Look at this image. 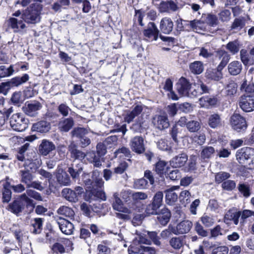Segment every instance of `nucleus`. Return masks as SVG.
I'll return each mask as SVG.
<instances>
[{
	"instance_id": "1",
	"label": "nucleus",
	"mask_w": 254,
	"mask_h": 254,
	"mask_svg": "<svg viewBox=\"0 0 254 254\" xmlns=\"http://www.w3.org/2000/svg\"><path fill=\"white\" fill-rule=\"evenodd\" d=\"M42 8V5L40 4H31L24 11L22 14V18L27 23L36 24L40 20Z\"/></svg>"
},
{
	"instance_id": "2",
	"label": "nucleus",
	"mask_w": 254,
	"mask_h": 254,
	"mask_svg": "<svg viewBox=\"0 0 254 254\" xmlns=\"http://www.w3.org/2000/svg\"><path fill=\"white\" fill-rule=\"evenodd\" d=\"M9 122L12 128L16 131H22L28 127V120L19 113L13 114Z\"/></svg>"
},
{
	"instance_id": "3",
	"label": "nucleus",
	"mask_w": 254,
	"mask_h": 254,
	"mask_svg": "<svg viewBox=\"0 0 254 254\" xmlns=\"http://www.w3.org/2000/svg\"><path fill=\"white\" fill-rule=\"evenodd\" d=\"M163 193L158 191L154 195L152 202L148 204L145 209L146 213L148 215H154L157 214V210L162 205Z\"/></svg>"
},
{
	"instance_id": "4",
	"label": "nucleus",
	"mask_w": 254,
	"mask_h": 254,
	"mask_svg": "<svg viewBox=\"0 0 254 254\" xmlns=\"http://www.w3.org/2000/svg\"><path fill=\"white\" fill-rule=\"evenodd\" d=\"M230 122L232 128L238 132L245 131L248 127L245 118L239 114L233 115Z\"/></svg>"
},
{
	"instance_id": "5",
	"label": "nucleus",
	"mask_w": 254,
	"mask_h": 254,
	"mask_svg": "<svg viewBox=\"0 0 254 254\" xmlns=\"http://www.w3.org/2000/svg\"><path fill=\"white\" fill-rule=\"evenodd\" d=\"M130 147L131 150L140 154L145 151L144 140L141 136H135L132 138L129 142Z\"/></svg>"
},
{
	"instance_id": "6",
	"label": "nucleus",
	"mask_w": 254,
	"mask_h": 254,
	"mask_svg": "<svg viewBox=\"0 0 254 254\" xmlns=\"http://www.w3.org/2000/svg\"><path fill=\"white\" fill-rule=\"evenodd\" d=\"M239 106L245 112H251L254 110V96L253 95H244L239 100Z\"/></svg>"
},
{
	"instance_id": "7",
	"label": "nucleus",
	"mask_w": 254,
	"mask_h": 254,
	"mask_svg": "<svg viewBox=\"0 0 254 254\" xmlns=\"http://www.w3.org/2000/svg\"><path fill=\"white\" fill-rule=\"evenodd\" d=\"M252 148L243 147L236 153V159L240 164L245 165L250 162L252 156Z\"/></svg>"
},
{
	"instance_id": "8",
	"label": "nucleus",
	"mask_w": 254,
	"mask_h": 254,
	"mask_svg": "<svg viewBox=\"0 0 254 254\" xmlns=\"http://www.w3.org/2000/svg\"><path fill=\"white\" fill-rule=\"evenodd\" d=\"M42 107L40 102L34 101L31 103H26L22 109L23 112L28 116L35 117L38 114V111L41 109Z\"/></svg>"
},
{
	"instance_id": "9",
	"label": "nucleus",
	"mask_w": 254,
	"mask_h": 254,
	"mask_svg": "<svg viewBox=\"0 0 254 254\" xmlns=\"http://www.w3.org/2000/svg\"><path fill=\"white\" fill-rule=\"evenodd\" d=\"M191 85L187 79L181 77L177 84V90L182 96H190Z\"/></svg>"
},
{
	"instance_id": "10",
	"label": "nucleus",
	"mask_w": 254,
	"mask_h": 254,
	"mask_svg": "<svg viewBox=\"0 0 254 254\" xmlns=\"http://www.w3.org/2000/svg\"><path fill=\"white\" fill-rule=\"evenodd\" d=\"M154 126L160 130L168 128L170 124L166 115L155 116L152 120Z\"/></svg>"
},
{
	"instance_id": "11",
	"label": "nucleus",
	"mask_w": 254,
	"mask_h": 254,
	"mask_svg": "<svg viewBox=\"0 0 254 254\" xmlns=\"http://www.w3.org/2000/svg\"><path fill=\"white\" fill-rule=\"evenodd\" d=\"M192 226V223L190 220H184L178 223L176 226L175 230L176 235L187 234L190 232Z\"/></svg>"
},
{
	"instance_id": "12",
	"label": "nucleus",
	"mask_w": 254,
	"mask_h": 254,
	"mask_svg": "<svg viewBox=\"0 0 254 254\" xmlns=\"http://www.w3.org/2000/svg\"><path fill=\"white\" fill-rule=\"evenodd\" d=\"M57 223L60 230L63 233L66 235H70L72 233L73 225L69 221L60 217L57 220Z\"/></svg>"
},
{
	"instance_id": "13",
	"label": "nucleus",
	"mask_w": 254,
	"mask_h": 254,
	"mask_svg": "<svg viewBox=\"0 0 254 254\" xmlns=\"http://www.w3.org/2000/svg\"><path fill=\"white\" fill-rule=\"evenodd\" d=\"M56 178L58 182L63 186H68L70 183L68 174L62 168L58 167L56 170Z\"/></svg>"
},
{
	"instance_id": "14",
	"label": "nucleus",
	"mask_w": 254,
	"mask_h": 254,
	"mask_svg": "<svg viewBox=\"0 0 254 254\" xmlns=\"http://www.w3.org/2000/svg\"><path fill=\"white\" fill-rule=\"evenodd\" d=\"M159 31L154 22H149L147 28L143 31L144 35L148 38H153L154 40H157L158 37Z\"/></svg>"
},
{
	"instance_id": "15",
	"label": "nucleus",
	"mask_w": 254,
	"mask_h": 254,
	"mask_svg": "<svg viewBox=\"0 0 254 254\" xmlns=\"http://www.w3.org/2000/svg\"><path fill=\"white\" fill-rule=\"evenodd\" d=\"M216 57L221 60L220 63L217 66L219 70L223 69L230 59V55L226 51L222 50L217 51Z\"/></svg>"
},
{
	"instance_id": "16",
	"label": "nucleus",
	"mask_w": 254,
	"mask_h": 254,
	"mask_svg": "<svg viewBox=\"0 0 254 254\" xmlns=\"http://www.w3.org/2000/svg\"><path fill=\"white\" fill-rule=\"evenodd\" d=\"M218 102V98L214 96H203L199 99L201 106L206 108H209L216 105Z\"/></svg>"
},
{
	"instance_id": "17",
	"label": "nucleus",
	"mask_w": 254,
	"mask_h": 254,
	"mask_svg": "<svg viewBox=\"0 0 254 254\" xmlns=\"http://www.w3.org/2000/svg\"><path fill=\"white\" fill-rule=\"evenodd\" d=\"M113 196L114 201L113 203V207L115 210L125 213L129 214L130 213V209L124 206L123 202L119 197V194L117 192L115 193Z\"/></svg>"
},
{
	"instance_id": "18",
	"label": "nucleus",
	"mask_w": 254,
	"mask_h": 254,
	"mask_svg": "<svg viewBox=\"0 0 254 254\" xmlns=\"http://www.w3.org/2000/svg\"><path fill=\"white\" fill-rule=\"evenodd\" d=\"M157 218L160 223L163 226L166 225L170 220L171 213L167 208H162L159 212L157 210Z\"/></svg>"
},
{
	"instance_id": "19",
	"label": "nucleus",
	"mask_w": 254,
	"mask_h": 254,
	"mask_svg": "<svg viewBox=\"0 0 254 254\" xmlns=\"http://www.w3.org/2000/svg\"><path fill=\"white\" fill-rule=\"evenodd\" d=\"M187 160V155L185 153H181L171 159L170 164L175 168L180 167L184 166Z\"/></svg>"
},
{
	"instance_id": "20",
	"label": "nucleus",
	"mask_w": 254,
	"mask_h": 254,
	"mask_svg": "<svg viewBox=\"0 0 254 254\" xmlns=\"http://www.w3.org/2000/svg\"><path fill=\"white\" fill-rule=\"evenodd\" d=\"M143 107L141 105H136L131 111L127 112L125 120L127 123L131 122L133 119L141 114L143 110Z\"/></svg>"
},
{
	"instance_id": "21",
	"label": "nucleus",
	"mask_w": 254,
	"mask_h": 254,
	"mask_svg": "<svg viewBox=\"0 0 254 254\" xmlns=\"http://www.w3.org/2000/svg\"><path fill=\"white\" fill-rule=\"evenodd\" d=\"M174 24L170 18L165 17L162 19L160 24V29L164 34H169L172 31Z\"/></svg>"
},
{
	"instance_id": "22",
	"label": "nucleus",
	"mask_w": 254,
	"mask_h": 254,
	"mask_svg": "<svg viewBox=\"0 0 254 254\" xmlns=\"http://www.w3.org/2000/svg\"><path fill=\"white\" fill-rule=\"evenodd\" d=\"M55 149V146L54 143L47 140H42L39 148L40 153L44 156L48 155L50 152Z\"/></svg>"
},
{
	"instance_id": "23",
	"label": "nucleus",
	"mask_w": 254,
	"mask_h": 254,
	"mask_svg": "<svg viewBox=\"0 0 254 254\" xmlns=\"http://www.w3.org/2000/svg\"><path fill=\"white\" fill-rule=\"evenodd\" d=\"M51 128V124L45 121H41L33 125L32 129L39 132H47Z\"/></svg>"
},
{
	"instance_id": "24",
	"label": "nucleus",
	"mask_w": 254,
	"mask_h": 254,
	"mask_svg": "<svg viewBox=\"0 0 254 254\" xmlns=\"http://www.w3.org/2000/svg\"><path fill=\"white\" fill-rule=\"evenodd\" d=\"M178 9V5L172 0L162 1L159 5V10L161 12L176 11Z\"/></svg>"
},
{
	"instance_id": "25",
	"label": "nucleus",
	"mask_w": 254,
	"mask_h": 254,
	"mask_svg": "<svg viewBox=\"0 0 254 254\" xmlns=\"http://www.w3.org/2000/svg\"><path fill=\"white\" fill-rule=\"evenodd\" d=\"M7 209L11 213L18 216L23 210L24 206L20 200H15L9 204Z\"/></svg>"
},
{
	"instance_id": "26",
	"label": "nucleus",
	"mask_w": 254,
	"mask_h": 254,
	"mask_svg": "<svg viewBox=\"0 0 254 254\" xmlns=\"http://www.w3.org/2000/svg\"><path fill=\"white\" fill-rule=\"evenodd\" d=\"M178 186H174L165 191L166 193V201L168 204L172 205L177 200L178 195L174 192V190L175 189H178Z\"/></svg>"
},
{
	"instance_id": "27",
	"label": "nucleus",
	"mask_w": 254,
	"mask_h": 254,
	"mask_svg": "<svg viewBox=\"0 0 254 254\" xmlns=\"http://www.w3.org/2000/svg\"><path fill=\"white\" fill-rule=\"evenodd\" d=\"M62 196L67 201L75 202L78 201L77 195L75 191L69 188H64L62 191Z\"/></svg>"
},
{
	"instance_id": "28",
	"label": "nucleus",
	"mask_w": 254,
	"mask_h": 254,
	"mask_svg": "<svg viewBox=\"0 0 254 254\" xmlns=\"http://www.w3.org/2000/svg\"><path fill=\"white\" fill-rule=\"evenodd\" d=\"M43 219L41 218H36L31 221V232L34 234L41 233L43 227Z\"/></svg>"
},
{
	"instance_id": "29",
	"label": "nucleus",
	"mask_w": 254,
	"mask_h": 254,
	"mask_svg": "<svg viewBox=\"0 0 254 254\" xmlns=\"http://www.w3.org/2000/svg\"><path fill=\"white\" fill-rule=\"evenodd\" d=\"M246 24V19L244 17L240 16L234 19L232 23L230 29L238 32L243 29Z\"/></svg>"
},
{
	"instance_id": "30",
	"label": "nucleus",
	"mask_w": 254,
	"mask_h": 254,
	"mask_svg": "<svg viewBox=\"0 0 254 254\" xmlns=\"http://www.w3.org/2000/svg\"><path fill=\"white\" fill-rule=\"evenodd\" d=\"M228 69L231 75H237L241 72L242 69V65L240 62L233 61L229 64Z\"/></svg>"
},
{
	"instance_id": "31",
	"label": "nucleus",
	"mask_w": 254,
	"mask_h": 254,
	"mask_svg": "<svg viewBox=\"0 0 254 254\" xmlns=\"http://www.w3.org/2000/svg\"><path fill=\"white\" fill-rule=\"evenodd\" d=\"M202 19L204 20L205 24L212 26L215 27L217 26L219 23V19L217 16L213 14L208 13L202 15Z\"/></svg>"
},
{
	"instance_id": "32",
	"label": "nucleus",
	"mask_w": 254,
	"mask_h": 254,
	"mask_svg": "<svg viewBox=\"0 0 254 254\" xmlns=\"http://www.w3.org/2000/svg\"><path fill=\"white\" fill-rule=\"evenodd\" d=\"M100 158L101 157L98 154L96 155L94 151H90L86 153V159L96 167H99L102 165Z\"/></svg>"
},
{
	"instance_id": "33",
	"label": "nucleus",
	"mask_w": 254,
	"mask_h": 254,
	"mask_svg": "<svg viewBox=\"0 0 254 254\" xmlns=\"http://www.w3.org/2000/svg\"><path fill=\"white\" fill-rule=\"evenodd\" d=\"M215 153V150L214 147L204 146L200 152V158L205 161H207L214 155Z\"/></svg>"
},
{
	"instance_id": "34",
	"label": "nucleus",
	"mask_w": 254,
	"mask_h": 254,
	"mask_svg": "<svg viewBox=\"0 0 254 254\" xmlns=\"http://www.w3.org/2000/svg\"><path fill=\"white\" fill-rule=\"evenodd\" d=\"M8 24L14 30V32H17L19 27L22 29L26 27V25L22 20H18L17 18L13 17L9 19Z\"/></svg>"
},
{
	"instance_id": "35",
	"label": "nucleus",
	"mask_w": 254,
	"mask_h": 254,
	"mask_svg": "<svg viewBox=\"0 0 254 254\" xmlns=\"http://www.w3.org/2000/svg\"><path fill=\"white\" fill-rule=\"evenodd\" d=\"M73 126V120L72 118L64 119L59 123V128L64 132L68 131Z\"/></svg>"
},
{
	"instance_id": "36",
	"label": "nucleus",
	"mask_w": 254,
	"mask_h": 254,
	"mask_svg": "<svg viewBox=\"0 0 254 254\" xmlns=\"http://www.w3.org/2000/svg\"><path fill=\"white\" fill-rule=\"evenodd\" d=\"M191 24L192 25L191 30L196 32L204 31L206 28L205 22L202 18L201 20L194 19L192 20Z\"/></svg>"
},
{
	"instance_id": "37",
	"label": "nucleus",
	"mask_w": 254,
	"mask_h": 254,
	"mask_svg": "<svg viewBox=\"0 0 254 254\" xmlns=\"http://www.w3.org/2000/svg\"><path fill=\"white\" fill-rule=\"evenodd\" d=\"M83 170L82 164L79 163L77 164L75 166L71 165L68 169V172L70 175L72 179H76L78 178L79 174Z\"/></svg>"
},
{
	"instance_id": "38",
	"label": "nucleus",
	"mask_w": 254,
	"mask_h": 254,
	"mask_svg": "<svg viewBox=\"0 0 254 254\" xmlns=\"http://www.w3.org/2000/svg\"><path fill=\"white\" fill-rule=\"evenodd\" d=\"M208 125L212 128H216L221 126V119L218 114H213L208 119Z\"/></svg>"
},
{
	"instance_id": "39",
	"label": "nucleus",
	"mask_w": 254,
	"mask_h": 254,
	"mask_svg": "<svg viewBox=\"0 0 254 254\" xmlns=\"http://www.w3.org/2000/svg\"><path fill=\"white\" fill-rule=\"evenodd\" d=\"M29 79V75L27 74H24L22 77H15L12 78L8 82L10 86H18L26 81Z\"/></svg>"
},
{
	"instance_id": "40",
	"label": "nucleus",
	"mask_w": 254,
	"mask_h": 254,
	"mask_svg": "<svg viewBox=\"0 0 254 254\" xmlns=\"http://www.w3.org/2000/svg\"><path fill=\"white\" fill-rule=\"evenodd\" d=\"M189 67L190 71L195 74H200L204 69L203 64L200 61H195L190 63Z\"/></svg>"
},
{
	"instance_id": "41",
	"label": "nucleus",
	"mask_w": 254,
	"mask_h": 254,
	"mask_svg": "<svg viewBox=\"0 0 254 254\" xmlns=\"http://www.w3.org/2000/svg\"><path fill=\"white\" fill-rule=\"evenodd\" d=\"M240 56L241 61L245 65L254 64V56H252L250 53L248 55L246 50H242L240 51Z\"/></svg>"
},
{
	"instance_id": "42",
	"label": "nucleus",
	"mask_w": 254,
	"mask_h": 254,
	"mask_svg": "<svg viewBox=\"0 0 254 254\" xmlns=\"http://www.w3.org/2000/svg\"><path fill=\"white\" fill-rule=\"evenodd\" d=\"M21 177V182L25 183L27 186L32 181L33 177L28 170H22L19 172Z\"/></svg>"
},
{
	"instance_id": "43",
	"label": "nucleus",
	"mask_w": 254,
	"mask_h": 254,
	"mask_svg": "<svg viewBox=\"0 0 254 254\" xmlns=\"http://www.w3.org/2000/svg\"><path fill=\"white\" fill-rule=\"evenodd\" d=\"M240 90L241 91L246 92L245 95H253L254 96V85L253 84H248L247 80L245 79L242 84Z\"/></svg>"
},
{
	"instance_id": "44",
	"label": "nucleus",
	"mask_w": 254,
	"mask_h": 254,
	"mask_svg": "<svg viewBox=\"0 0 254 254\" xmlns=\"http://www.w3.org/2000/svg\"><path fill=\"white\" fill-rule=\"evenodd\" d=\"M170 245L175 250H179L183 246V239L179 237H172L169 241Z\"/></svg>"
},
{
	"instance_id": "45",
	"label": "nucleus",
	"mask_w": 254,
	"mask_h": 254,
	"mask_svg": "<svg viewBox=\"0 0 254 254\" xmlns=\"http://www.w3.org/2000/svg\"><path fill=\"white\" fill-rule=\"evenodd\" d=\"M114 155L115 157H129L131 156V152L128 148L122 147L116 150L114 152Z\"/></svg>"
},
{
	"instance_id": "46",
	"label": "nucleus",
	"mask_w": 254,
	"mask_h": 254,
	"mask_svg": "<svg viewBox=\"0 0 254 254\" xmlns=\"http://www.w3.org/2000/svg\"><path fill=\"white\" fill-rule=\"evenodd\" d=\"M200 220L202 224L207 227L212 226L215 222V219L213 217L206 213H204L200 218Z\"/></svg>"
},
{
	"instance_id": "47",
	"label": "nucleus",
	"mask_w": 254,
	"mask_h": 254,
	"mask_svg": "<svg viewBox=\"0 0 254 254\" xmlns=\"http://www.w3.org/2000/svg\"><path fill=\"white\" fill-rule=\"evenodd\" d=\"M14 72L13 65H10L6 68L4 65L0 66V78L5 77L11 75Z\"/></svg>"
},
{
	"instance_id": "48",
	"label": "nucleus",
	"mask_w": 254,
	"mask_h": 254,
	"mask_svg": "<svg viewBox=\"0 0 254 254\" xmlns=\"http://www.w3.org/2000/svg\"><path fill=\"white\" fill-rule=\"evenodd\" d=\"M171 142L166 139H160L157 142V145L159 149L162 150L170 151L171 150Z\"/></svg>"
},
{
	"instance_id": "49",
	"label": "nucleus",
	"mask_w": 254,
	"mask_h": 254,
	"mask_svg": "<svg viewBox=\"0 0 254 254\" xmlns=\"http://www.w3.org/2000/svg\"><path fill=\"white\" fill-rule=\"evenodd\" d=\"M240 44L238 40H235L229 42L226 46V49L230 53L234 55L237 53L240 50Z\"/></svg>"
},
{
	"instance_id": "50",
	"label": "nucleus",
	"mask_w": 254,
	"mask_h": 254,
	"mask_svg": "<svg viewBox=\"0 0 254 254\" xmlns=\"http://www.w3.org/2000/svg\"><path fill=\"white\" fill-rule=\"evenodd\" d=\"M231 175L226 172H220L215 175V182L218 184L223 183L230 178Z\"/></svg>"
},
{
	"instance_id": "51",
	"label": "nucleus",
	"mask_w": 254,
	"mask_h": 254,
	"mask_svg": "<svg viewBox=\"0 0 254 254\" xmlns=\"http://www.w3.org/2000/svg\"><path fill=\"white\" fill-rule=\"evenodd\" d=\"M57 212L59 214L63 215L68 217H72L74 215L73 210L71 208L65 206L60 207L58 209Z\"/></svg>"
},
{
	"instance_id": "52",
	"label": "nucleus",
	"mask_w": 254,
	"mask_h": 254,
	"mask_svg": "<svg viewBox=\"0 0 254 254\" xmlns=\"http://www.w3.org/2000/svg\"><path fill=\"white\" fill-rule=\"evenodd\" d=\"M187 128L191 132H197L200 128V124L197 121L190 120L188 121Z\"/></svg>"
},
{
	"instance_id": "53",
	"label": "nucleus",
	"mask_w": 254,
	"mask_h": 254,
	"mask_svg": "<svg viewBox=\"0 0 254 254\" xmlns=\"http://www.w3.org/2000/svg\"><path fill=\"white\" fill-rule=\"evenodd\" d=\"M88 133V131L83 127H77L73 129L71 132L72 137L78 138L79 139L84 136Z\"/></svg>"
},
{
	"instance_id": "54",
	"label": "nucleus",
	"mask_w": 254,
	"mask_h": 254,
	"mask_svg": "<svg viewBox=\"0 0 254 254\" xmlns=\"http://www.w3.org/2000/svg\"><path fill=\"white\" fill-rule=\"evenodd\" d=\"M172 234L176 235L175 230V226L169 224L167 229L162 231L160 234L162 238L166 239L170 236Z\"/></svg>"
},
{
	"instance_id": "55",
	"label": "nucleus",
	"mask_w": 254,
	"mask_h": 254,
	"mask_svg": "<svg viewBox=\"0 0 254 254\" xmlns=\"http://www.w3.org/2000/svg\"><path fill=\"white\" fill-rule=\"evenodd\" d=\"M192 140L194 143L199 145H203L206 140V136L204 133H198L191 137Z\"/></svg>"
},
{
	"instance_id": "56",
	"label": "nucleus",
	"mask_w": 254,
	"mask_h": 254,
	"mask_svg": "<svg viewBox=\"0 0 254 254\" xmlns=\"http://www.w3.org/2000/svg\"><path fill=\"white\" fill-rule=\"evenodd\" d=\"M219 19L223 22H227L231 18V11L228 9H224L218 13Z\"/></svg>"
},
{
	"instance_id": "57",
	"label": "nucleus",
	"mask_w": 254,
	"mask_h": 254,
	"mask_svg": "<svg viewBox=\"0 0 254 254\" xmlns=\"http://www.w3.org/2000/svg\"><path fill=\"white\" fill-rule=\"evenodd\" d=\"M239 191L245 197L250 196V189L249 186L245 184H240L238 187Z\"/></svg>"
},
{
	"instance_id": "58",
	"label": "nucleus",
	"mask_w": 254,
	"mask_h": 254,
	"mask_svg": "<svg viewBox=\"0 0 254 254\" xmlns=\"http://www.w3.org/2000/svg\"><path fill=\"white\" fill-rule=\"evenodd\" d=\"M117 136L112 135L106 138L103 143L107 148H111L117 144Z\"/></svg>"
},
{
	"instance_id": "59",
	"label": "nucleus",
	"mask_w": 254,
	"mask_h": 254,
	"mask_svg": "<svg viewBox=\"0 0 254 254\" xmlns=\"http://www.w3.org/2000/svg\"><path fill=\"white\" fill-rule=\"evenodd\" d=\"M7 186V183L4 185L3 190L2 191V201L4 202H8L11 197V192Z\"/></svg>"
},
{
	"instance_id": "60",
	"label": "nucleus",
	"mask_w": 254,
	"mask_h": 254,
	"mask_svg": "<svg viewBox=\"0 0 254 254\" xmlns=\"http://www.w3.org/2000/svg\"><path fill=\"white\" fill-rule=\"evenodd\" d=\"M236 186V182L233 180H227L224 181L221 185V187L223 190L231 191L233 190Z\"/></svg>"
},
{
	"instance_id": "61",
	"label": "nucleus",
	"mask_w": 254,
	"mask_h": 254,
	"mask_svg": "<svg viewBox=\"0 0 254 254\" xmlns=\"http://www.w3.org/2000/svg\"><path fill=\"white\" fill-rule=\"evenodd\" d=\"M227 94L228 95H233L237 92V84L234 81H231L226 87Z\"/></svg>"
},
{
	"instance_id": "62",
	"label": "nucleus",
	"mask_w": 254,
	"mask_h": 254,
	"mask_svg": "<svg viewBox=\"0 0 254 254\" xmlns=\"http://www.w3.org/2000/svg\"><path fill=\"white\" fill-rule=\"evenodd\" d=\"M194 230L198 235L201 237H204L208 235L207 231L204 230L203 226L198 222H196L194 224Z\"/></svg>"
},
{
	"instance_id": "63",
	"label": "nucleus",
	"mask_w": 254,
	"mask_h": 254,
	"mask_svg": "<svg viewBox=\"0 0 254 254\" xmlns=\"http://www.w3.org/2000/svg\"><path fill=\"white\" fill-rule=\"evenodd\" d=\"M131 197L134 202H139L140 200L147 199L148 195L146 193L143 192H135L132 193Z\"/></svg>"
},
{
	"instance_id": "64",
	"label": "nucleus",
	"mask_w": 254,
	"mask_h": 254,
	"mask_svg": "<svg viewBox=\"0 0 254 254\" xmlns=\"http://www.w3.org/2000/svg\"><path fill=\"white\" fill-rule=\"evenodd\" d=\"M11 229L17 240L19 242L21 241L23 235L22 229L16 225H13Z\"/></svg>"
}]
</instances>
